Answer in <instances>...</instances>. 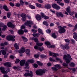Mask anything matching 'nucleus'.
I'll return each mask as SVG.
<instances>
[{
  "mask_svg": "<svg viewBox=\"0 0 77 77\" xmlns=\"http://www.w3.org/2000/svg\"><path fill=\"white\" fill-rule=\"evenodd\" d=\"M70 65L71 66H75V64H74V63H70Z\"/></svg>",
  "mask_w": 77,
  "mask_h": 77,
  "instance_id": "obj_52",
  "label": "nucleus"
},
{
  "mask_svg": "<svg viewBox=\"0 0 77 77\" xmlns=\"http://www.w3.org/2000/svg\"><path fill=\"white\" fill-rule=\"evenodd\" d=\"M34 67L36 68H38V65L37 64H34L33 65Z\"/></svg>",
  "mask_w": 77,
  "mask_h": 77,
  "instance_id": "obj_50",
  "label": "nucleus"
},
{
  "mask_svg": "<svg viewBox=\"0 0 77 77\" xmlns=\"http://www.w3.org/2000/svg\"><path fill=\"white\" fill-rule=\"evenodd\" d=\"M40 14L41 15V17H42V18H44V17L45 16V14H44V13L42 12Z\"/></svg>",
  "mask_w": 77,
  "mask_h": 77,
  "instance_id": "obj_39",
  "label": "nucleus"
},
{
  "mask_svg": "<svg viewBox=\"0 0 77 77\" xmlns=\"http://www.w3.org/2000/svg\"><path fill=\"white\" fill-rule=\"evenodd\" d=\"M66 11L68 12V13H70L71 12V10L70 9V7H67L66 8Z\"/></svg>",
  "mask_w": 77,
  "mask_h": 77,
  "instance_id": "obj_29",
  "label": "nucleus"
},
{
  "mask_svg": "<svg viewBox=\"0 0 77 77\" xmlns=\"http://www.w3.org/2000/svg\"><path fill=\"white\" fill-rule=\"evenodd\" d=\"M56 15L57 17L63 18V17H64V15L63 14V13L61 12H57Z\"/></svg>",
  "mask_w": 77,
  "mask_h": 77,
  "instance_id": "obj_7",
  "label": "nucleus"
},
{
  "mask_svg": "<svg viewBox=\"0 0 77 77\" xmlns=\"http://www.w3.org/2000/svg\"><path fill=\"white\" fill-rule=\"evenodd\" d=\"M2 27H3V28H2V30L3 31H5L6 30V29H7V26L5 24Z\"/></svg>",
  "mask_w": 77,
  "mask_h": 77,
  "instance_id": "obj_21",
  "label": "nucleus"
},
{
  "mask_svg": "<svg viewBox=\"0 0 77 77\" xmlns=\"http://www.w3.org/2000/svg\"><path fill=\"white\" fill-rule=\"evenodd\" d=\"M7 25L9 27H15V25H13L12 23L11 22L8 23Z\"/></svg>",
  "mask_w": 77,
  "mask_h": 77,
  "instance_id": "obj_11",
  "label": "nucleus"
},
{
  "mask_svg": "<svg viewBox=\"0 0 77 77\" xmlns=\"http://www.w3.org/2000/svg\"><path fill=\"white\" fill-rule=\"evenodd\" d=\"M51 69H53L54 71H57V69L56 67H52Z\"/></svg>",
  "mask_w": 77,
  "mask_h": 77,
  "instance_id": "obj_56",
  "label": "nucleus"
},
{
  "mask_svg": "<svg viewBox=\"0 0 77 77\" xmlns=\"http://www.w3.org/2000/svg\"><path fill=\"white\" fill-rule=\"evenodd\" d=\"M45 70L40 69L35 72V73L37 75H42L43 73H45Z\"/></svg>",
  "mask_w": 77,
  "mask_h": 77,
  "instance_id": "obj_2",
  "label": "nucleus"
},
{
  "mask_svg": "<svg viewBox=\"0 0 77 77\" xmlns=\"http://www.w3.org/2000/svg\"><path fill=\"white\" fill-rule=\"evenodd\" d=\"M65 41L66 42V45H69V41L70 40L68 39H65Z\"/></svg>",
  "mask_w": 77,
  "mask_h": 77,
  "instance_id": "obj_20",
  "label": "nucleus"
},
{
  "mask_svg": "<svg viewBox=\"0 0 77 77\" xmlns=\"http://www.w3.org/2000/svg\"><path fill=\"white\" fill-rule=\"evenodd\" d=\"M63 65L64 66H65V67H67L68 66V64H66V63H63Z\"/></svg>",
  "mask_w": 77,
  "mask_h": 77,
  "instance_id": "obj_54",
  "label": "nucleus"
},
{
  "mask_svg": "<svg viewBox=\"0 0 77 77\" xmlns=\"http://www.w3.org/2000/svg\"><path fill=\"white\" fill-rule=\"evenodd\" d=\"M45 8L46 9H50V8H51V5L50 4L45 5Z\"/></svg>",
  "mask_w": 77,
  "mask_h": 77,
  "instance_id": "obj_19",
  "label": "nucleus"
},
{
  "mask_svg": "<svg viewBox=\"0 0 77 77\" xmlns=\"http://www.w3.org/2000/svg\"><path fill=\"white\" fill-rule=\"evenodd\" d=\"M20 29H26V26H25L23 25L21 26Z\"/></svg>",
  "mask_w": 77,
  "mask_h": 77,
  "instance_id": "obj_49",
  "label": "nucleus"
},
{
  "mask_svg": "<svg viewBox=\"0 0 77 77\" xmlns=\"http://www.w3.org/2000/svg\"><path fill=\"white\" fill-rule=\"evenodd\" d=\"M67 45L66 44L65 46L66 47V49H69V46L68 45Z\"/></svg>",
  "mask_w": 77,
  "mask_h": 77,
  "instance_id": "obj_62",
  "label": "nucleus"
},
{
  "mask_svg": "<svg viewBox=\"0 0 77 77\" xmlns=\"http://www.w3.org/2000/svg\"><path fill=\"white\" fill-rule=\"evenodd\" d=\"M25 25L27 26H29V27H32V24H33V22L31 20L27 21L25 23Z\"/></svg>",
  "mask_w": 77,
  "mask_h": 77,
  "instance_id": "obj_4",
  "label": "nucleus"
},
{
  "mask_svg": "<svg viewBox=\"0 0 77 77\" xmlns=\"http://www.w3.org/2000/svg\"><path fill=\"white\" fill-rule=\"evenodd\" d=\"M43 17H43V18H44L45 20H47V19H48V18H49V17H48V16H45V15Z\"/></svg>",
  "mask_w": 77,
  "mask_h": 77,
  "instance_id": "obj_41",
  "label": "nucleus"
},
{
  "mask_svg": "<svg viewBox=\"0 0 77 77\" xmlns=\"http://www.w3.org/2000/svg\"><path fill=\"white\" fill-rule=\"evenodd\" d=\"M34 56L35 57V58H38V57H39V55L35 54L34 55Z\"/></svg>",
  "mask_w": 77,
  "mask_h": 77,
  "instance_id": "obj_58",
  "label": "nucleus"
},
{
  "mask_svg": "<svg viewBox=\"0 0 77 77\" xmlns=\"http://www.w3.org/2000/svg\"><path fill=\"white\" fill-rule=\"evenodd\" d=\"M14 45L15 49H17V50H18V49H19V46H18V45H17V44H14Z\"/></svg>",
  "mask_w": 77,
  "mask_h": 77,
  "instance_id": "obj_25",
  "label": "nucleus"
},
{
  "mask_svg": "<svg viewBox=\"0 0 77 77\" xmlns=\"http://www.w3.org/2000/svg\"><path fill=\"white\" fill-rule=\"evenodd\" d=\"M71 41L72 43H73V44H75V40H74V39H71Z\"/></svg>",
  "mask_w": 77,
  "mask_h": 77,
  "instance_id": "obj_60",
  "label": "nucleus"
},
{
  "mask_svg": "<svg viewBox=\"0 0 77 77\" xmlns=\"http://www.w3.org/2000/svg\"><path fill=\"white\" fill-rule=\"evenodd\" d=\"M11 34H14V31L11 29L9 30Z\"/></svg>",
  "mask_w": 77,
  "mask_h": 77,
  "instance_id": "obj_63",
  "label": "nucleus"
},
{
  "mask_svg": "<svg viewBox=\"0 0 77 77\" xmlns=\"http://www.w3.org/2000/svg\"><path fill=\"white\" fill-rule=\"evenodd\" d=\"M4 65L6 66H8V67H11V63L8 62L4 63Z\"/></svg>",
  "mask_w": 77,
  "mask_h": 77,
  "instance_id": "obj_14",
  "label": "nucleus"
},
{
  "mask_svg": "<svg viewBox=\"0 0 77 77\" xmlns=\"http://www.w3.org/2000/svg\"><path fill=\"white\" fill-rule=\"evenodd\" d=\"M11 15V13L10 12H8L7 14V16L8 18H10V16Z\"/></svg>",
  "mask_w": 77,
  "mask_h": 77,
  "instance_id": "obj_32",
  "label": "nucleus"
},
{
  "mask_svg": "<svg viewBox=\"0 0 77 77\" xmlns=\"http://www.w3.org/2000/svg\"><path fill=\"white\" fill-rule=\"evenodd\" d=\"M52 37H53L54 38V39H56L57 37V35H55V33H53L52 35Z\"/></svg>",
  "mask_w": 77,
  "mask_h": 77,
  "instance_id": "obj_35",
  "label": "nucleus"
},
{
  "mask_svg": "<svg viewBox=\"0 0 77 77\" xmlns=\"http://www.w3.org/2000/svg\"><path fill=\"white\" fill-rule=\"evenodd\" d=\"M52 6L53 8L54 9H57V10H59V9H60V7L56 4H53L52 5Z\"/></svg>",
  "mask_w": 77,
  "mask_h": 77,
  "instance_id": "obj_9",
  "label": "nucleus"
},
{
  "mask_svg": "<svg viewBox=\"0 0 77 77\" xmlns=\"http://www.w3.org/2000/svg\"><path fill=\"white\" fill-rule=\"evenodd\" d=\"M49 55L50 56H53V57H56L57 56H59V54L51 52V51H49Z\"/></svg>",
  "mask_w": 77,
  "mask_h": 77,
  "instance_id": "obj_8",
  "label": "nucleus"
},
{
  "mask_svg": "<svg viewBox=\"0 0 77 77\" xmlns=\"http://www.w3.org/2000/svg\"><path fill=\"white\" fill-rule=\"evenodd\" d=\"M1 51L2 52V54L3 55H5L6 54V51H5L4 50H2Z\"/></svg>",
  "mask_w": 77,
  "mask_h": 77,
  "instance_id": "obj_36",
  "label": "nucleus"
},
{
  "mask_svg": "<svg viewBox=\"0 0 77 77\" xmlns=\"http://www.w3.org/2000/svg\"><path fill=\"white\" fill-rule=\"evenodd\" d=\"M37 63L38 65H39L40 66H42L44 64L43 63L41 62L40 61H37Z\"/></svg>",
  "mask_w": 77,
  "mask_h": 77,
  "instance_id": "obj_27",
  "label": "nucleus"
},
{
  "mask_svg": "<svg viewBox=\"0 0 77 77\" xmlns=\"http://www.w3.org/2000/svg\"><path fill=\"white\" fill-rule=\"evenodd\" d=\"M15 6H16V7H20V6H21V5L20 3H17L16 4Z\"/></svg>",
  "mask_w": 77,
  "mask_h": 77,
  "instance_id": "obj_43",
  "label": "nucleus"
},
{
  "mask_svg": "<svg viewBox=\"0 0 77 77\" xmlns=\"http://www.w3.org/2000/svg\"><path fill=\"white\" fill-rule=\"evenodd\" d=\"M25 77H33V75L32 74H30V73H25L24 75Z\"/></svg>",
  "mask_w": 77,
  "mask_h": 77,
  "instance_id": "obj_15",
  "label": "nucleus"
},
{
  "mask_svg": "<svg viewBox=\"0 0 77 77\" xmlns=\"http://www.w3.org/2000/svg\"><path fill=\"white\" fill-rule=\"evenodd\" d=\"M46 32L48 33H51V30L49 29H47L46 30Z\"/></svg>",
  "mask_w": 77,
  "mask_h": 77,
  "instance_id": "obj_46",
  "label": "nucleus"
},
{
  "mask_svg": "<svg viewBox=\"0 0 77 77\" xmlns=\"http://www.w3.org/2000/svg\"><path fill=\"white\" fill-rule=\"evenodd\" d=\"M38 2L40 3H43V1L42 0H38Z\"/></svg>",
  "mask_w": 77,
  "mask_h": 77,
  "instance_id": "obj_64",
  "label": "nucleus"
},
{
  "mask_svg": "<svg viewBox=\"0 0 77 77\" xmlns=\"http://www.w3.org/2000/svg\"><path fill=\"white\" fill-rule=\"evenodd\" d=\"M20 61V60H19L18 59H17L16 60V61H15V63L16 64H17L18 63H19Z\"/></svg>",
  "mask_w": 77,
  "mask_h": 77,
  "instance_id": "obj_45",
  "label": "nucleus"
},
{
  "mask_svg": "<svg viewBox=\"0 0 77 77\" xmlns=\"http://www.w3.org/2000/svg\"><path fill=\"white\" fill-rule=\"evenodd\" d=\"M55 68H60V64H57L54 65Z\"/></svg>",
  "mask_w": 77,
  "mask_h": 77,
  "instance_id": "obj_31",
  "label": "nucleus"
},
{
  "mask_svg": "<svg viewBox=\"0 0 77 77\" xmlns=\"http://www.w3.org/2000/svg\"><path fill=\"white\" fill-rule=\"evenodd\" d=\"M26 51V50H25V48L24 47H22L21 48V49L19 51V53L20 54H22L23 53H24Z\"/></svg>",
  "mask_w": 77,
  "mask_h": 77,
  "instance_id": "obj_10",
  "label": "nucleus"
},
{
  "mask_svg": "<svg viewBox=\"0 0 77 77\" xmlns=\"http://www.w3.org/2000/svg\"><path fill=\"white\" fill-rule=\"evenodd\" d=\"M20 3L22 6H23V5L24 4V2L23 0H20Z\"/></svg>",
  "mask_w": 77,
  "mask_h": 77,
  "instance_id": "obj_40",
  "label": "nucleus"
},
{
  "mask_svg": "<svg viewBox=\"0 0 77 77\" xmlns=\"http://www.w3.org/2000/svg\"><path fill=\"white\" fill-rule=\"evenodd\" d=\"M35 18L37 21H39V20H42L41 16L39 14H37L36 15Z\"/></svg>",
  "mask_w": 77,
  "mask_h": 77,
  "instance_id": "obj_13",
  "label": "nucleus"
},
{
  "mask_svg": "<svg viewBox=\"0 0 77 77\" xmlns=\"http://www.w3.org/2000/svg\"><path fill=\"white\" fill-rule=\"evenodd\" d=\"M49 60L51 62H56V60H54V59H53L51 57L50 58Z\"/></svg>",
  "mask_w": 77,
  "mask_h": 77,
  "instance_id": "obj_42",
  "label": "nucleus"
},
{
  "mask_svg": "<svg viewBox=\"0 0 77 77\" xmlns=\"http://www.w3.org/2000/svg\"><path fill=\"white\" fill-rule=\"evenodd\" d=\"M56 60H59V61H60V63H62V60H61V59H60L59 58H56Z\"/></svg>",
  "mask_w": 77,
  "mask_h": 77,
  "instance_id": "obj_34",
  "label": "nucleus"
},
{
  "mask_svg": "<svg viewBox=\"0 0 77 77\" xmlns=\"http://www.w3.org/2000/svg\"><path fill=\"white\" fill-rule=\"evenodd\" d=\"M69 14H70V15L72 16V15H74V12L72 11V12H71L70 11V13H69Z\"/></svg>",
  "mask_w": 77,
  "mask_h": 77,
  "instance_id": "obj_55",
  "label": "nucleus"
},
{
  "mask_svg": "<svg viewBox=\"0 0 77 77\" xmlns=\"http://www.w3.org/2000/svg\"><path fill=\"white\" fill-rule=\"evenodd\" d=\"M39 50L40 51H42L44 50V48H39Z\"/></svg>",
  "mask_w": 77,
  "mask_h": 77,
  "instance_id": "obj_59",
  "label": "nucleus"
},
{
  "mask_svg": "<svg viewBox=\"0 0 77 77\" xmlns=\"http://www.w3.org/2000/svg\"><path fill=\"white\" fill-rule=\"evenodd\" d=\"M61 48L63 50H65L66 49V47L64 45H62L61 46Z\"/></svg>",
  "mask_w": 77,
  "mask_h": 77,
  "instance_id": "obj_38",
  "label": "nucleus"
},
{
  "mask_svg": "<svg viewBox=\"0 0 77 77\" xmlns=\"http://www.w3.org/2000/svg\"><path fill=\"white\" fill-rule=\"evenodd\" d=\"M35 62V61L33 60H28L25 63V68H27L26 67L27 66H28L29 65L30 63H34Z\"/></svg>",
  "mask_w": 77,
  "mask_h": 77,
  "instance_id": "obj_6",
  "label": "nucleus"
},
{
  "mask_svg": "<svg viewBox=\"0 0 77 77\" xmlns=\"http://www.w3.org/2000/svg\"><path fill=\"white\" fill-rule=\"evenodd\" d=\"M22 38L24 42H27V38H26L25 37L22 36Z\"/></svg>",
  "mask_w": 77,
  "mask_h": 77,
  "instance_id": "obj_26",
  "label": "nucleus"
},
{
  "mask_svg": "<svg viewBox=\"0 0 77 77\" xmlns=\"http://www.w3.org/2000/svg\"><path fill=\"white\" fill-rule=\"evenodd\" d=\"M45 44H46L47 45V47L48 48H51L52 47V46L50 44V43L48 42H46L45 43Z\"/></svg>",
  "mask_w": 77,
  "mask_h": 77,
  "instance_id": "obj_12",
  "label": "nucleus"
},
{
  "mask_svg": "<svg viewBox=\"0 0 77 77\" xmlns=\"http://www.w3.org/2000/svg\"><path fill=\"white\" fill-rule=\"evenodd\" d=\"M38 32L39 33H41L42 35H44V33H43L42 30L41 29H38Z\"/></svg>",
  "mask_w": 77,
  "mask_h": 77,
  "instance_id": "obj_23",
  "label": "nucleus"
},
{
  "mask_svg": "<svg viewBox=\"0 0 77 77\" xmlns=\"http://www.w3.org/2000/svg\"><path fill=\"white\" fill-rule=\"evenodd\" d=\"M30 50L29 49H27L26 50V54L28 55H29V54H30Z\"/></svg>",
  "mask_w": 77,
  "mask_h": 77,
  "instance_id": "obj_28",
  "label": "nucleus"
},
{
  "mask_svg": "<svg viewBox=\"0 0 77 77\" xmlns=\"http://www.w3.org/2000/svg\"><path fill=\"white\" fill-rule=\"evenodd\" d=\"M63 58L66 60V63L68 64L70 62V60H72V59L71 57V56L69 54H67L66 55L63 56Z\"/></svg>",
  "mask_w": 77,
  "mask_h": 77,
  "instance_id": "obj_1",
  "label": "nucleus"
},
{
  "mask_svg": "<svg viewBox=\"0 0 77 77\" xmlns=\"http://www.w3.org/2000/svg\"><path fill=\"white\" fill-rule=\"evenodd\" d=\"M31 31L32 32H33V33H36L37 31V30H36L34 29H32L31 30Z\"/></svg>",
  "mask_w": 77,
  "mask_h": 77,
  "instance_id": "obj_44",
  "label": "nucleus"
},
{
  "mask_svg": "<svg viewBox=\"0 0 77 77\" xmlns=\"http://www.w3.org/2000/svg\"><path fill=\"white\" fill-rule=\"evenodd\" d=\"M43 24L44 25H45L46 26H48V23H47V22L46 21H44V22H43Z\"/></svg>",
  "mask_w": 77,
  "mask_h": 77,
  "instance_id": "obj_37",
  "label": "nucleus"
},
{
  "mask_svg": "<svg viewBox=\"0 0 77 77\" xmlns=\"http://www.w3.org/2000/svg\"><path fill=\"white\" fill-rule=\"evenodd\" d=\"M62 0H55V1H57V3H58L59 4H60V2H62Z\"/></svg>",
  "mask_w": 77,
  "mask_h": 77,
  "instance_id": "obj_61",
  "label": "nucleus"
},
{
  "mask_svg": "<svg viewBox=\"0 0 77 77\" xmlns=\"http://www.w3.org/2000/svg\"><path fill=\"white\" fill-rule=\"evenodd\" d=\"M36 44L37 45H38V46H42V45H43V43H36Z\"/></svg>",
  "mask_w": 77,
  "mask_h": 77,
  "instance_id": "obj_33",
  "label": "nucleus"
},
{
  "mask_svg": "<svg viewBox=\"0 0 77 77\" xmlns=\"http://www.w3.org/2000/svg\"><path fill=\"white\" fill-rule=\"evenodd\" d=\"M34 41L35 42H37V43L39 42L38 41V39L36 38L34 39Z\"/></svg>",
  "mask_w": 77,
  "mask_h": 77,
  "instance_id": "obj_47",
  "label": "nucleus"
},
{
  "mask_svg": "<svg viewBox=\"0 0 77 77\" xmlns=\"http://www.w3.org/2000/svg\"><path fill=\"white\" fill-rule=\"evenodd\" d=\"M35 5L38 8H41V7L42 6V5H41L38 3H36L35 4Z\"/></svg>",
  "mask_w": 77,
  "mask_h": 77,
  "instance_id": "obj_30",
  "label": "nucleus"
},
{
  "mask_svg": "<svg viewBox=\"0 0 77 77\" xmlns=\"http://www.w3.org/2000/svg\"><path fill=\"white\" fill-rule=\"evenodd\" d=\"M18 33L19 34L22 35V34L24 33V31L22 29H20L18 31Z\"/></svg>",
  "mask_w": 77,
  "mask_h": 77,
  "instance_id": "obj_18",
  "label": "nucleus"
},
{
  "mask_svg": "<svg viewBox=\"0 0 77 77\" xmlns=\"http://www.w3.org/2000/svg\"><path fill=\"white\" fill-rule=\"evenodd\" d=\"M73 38L75 40V41H77V35L73 36Z\"/></svg>",
  "mask_w": 77,
  "mask_h": 77,
  "instance_id": "obj_51",
  "label": "nucleus"
},
{
  "mask_svg": "<svg viewBox=\"0 0 77 77\" xmlns=\"http://www.w3.org/2000/svg\"><path fill=\"white\" fill-rule=\"evenodd\" d=\"M3 8L6 11H9V9H8V7H7V5H4L3 7Z\"/></svg>",
  "mask_w": 77,
  "mask_h": 77,
  "instance_id": "obj_17",
  "label": "nucleus"
},
{
  "mask_svg": "<svg viewBox=\"0 0 77 77\" xmlns=\"http://www.w3.org/2000/svg\"><path fill=\"white\" fill-rule=\"evenodd\" d=\"M21 17L22 18H26L27 16L26 15V14H25L24 13H22L21 14Z\"/></svg>",
  "mask_w": 77,
  "mask_h": 77,
  "instance_id": "obj_22",
  "label": "nucleus"
},
{
  "mask_svg": "<svg viewBox=\"0 0 77 77\" xmlns=\"http://www.w3.org/2000/svg\"><path fill=\"white\" fill-rule=\"evenodd\" d=\"M25 62H26V61L24 60H22L20 61V66H23L24 65V63H25Z\"/></svg>",
  "mask_w": 77,
  "mask_h": 77,
  "instance_id": "obj_16",
  "label": "nucleus"
},
{
  "mask_svg": "<svg viewBox=\"0 0 77 77\" xmlns=\"http://www.w3.org/2000/svg\"><path fill=\"white\" fill-rule=\"evenodd\" d=\"M9 5H10V6H12V7L14 6V4L13 3L11 2H10L9 3Z\"/></svg>",
  "mask_w": 77,
  "mask_h": 77,
  "instance_id": "obj_48",
  "label": "nucleus"
},
{
  "mask_svg": "<svg viewBox=\"0 0 77 77\" xmlns=\"http://www.w3.org/2000/svg\"><path fill=\"white\" fill-rule=\"evenodd\" d=\"M67 26H68V27H74V25H71L70 24H69L67 25Z\"/></svg>",
  "mask_w": 77,
  "mask_h": 77,
  "instance_id": "obj_53",
  "label": "nucleus"
},
{
  "mask_svg": "<svg viewBox=\"0 0 77 77\" xmlns=\"http://www.w3.org/2000/svg\"><path fill=\"white\" fill-rule=\"evenodd\" d=\"M4 25L5 24L3 23H0V27H2L4 26Z\"/></svg>",
  "mask_w": 77,
  "mask_h": 77,
  "instance_id": "obj_57",
  "label": "nucleus"
},
{
  "mask_svg": "<svg viewBox=\"0 0 77 77\" xmlns=\"http://www.w3.org/2000/svg\"><path fill=\"white\" fill-rule=\"evenodd\" d=\"M15 36H11V35L8 36L6 37L7 40L8 41H15Z\"/></svg>",
  "mask_w": 77,
  "mask_h": 77,
  "instance_id": "obj_5",
  "label": "nucleus"
},
{
  "mask_svg": "<svg viewBox=\"0 0 77 77\" xmlns=\"http://www.w3.org/2000/svg\"><path fill=\"white\" fill-rule=\"evenodd\" d=\"M57 28L58 29H59V32L60 33H62L65 32V29L62 28V27L61 26H59L57 27Z\"/></svg>",
  "mask_w": 77,
  "mask_h": 77,
  "instance_id": "obj_3",
  "label": "nucleus"
},
{
  "mask_svg": "<svg viewBox=\"0 0 77 77\" xmlns=\"http://www.w3.org/2000/svg\"><path fill=\"white\" fill-rule=\"evenodd\" d=\"M28 6L31 9H35V7L34 6L32 5H29Z\"/></svg>",
  "mask_w": 77,
  "mask_h": 77,
  "instance_id": "obj_24",
  "label": "nucleus"
}]
</instances>
